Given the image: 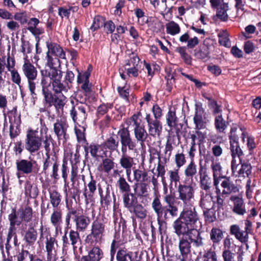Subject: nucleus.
Listing matches in <instances>:
<instances>
[{
	"label": "nucleus",
	"instance_id": "13d9d810",
	"mask_svg": "<svg viewBox=\"0 0 261 261\" xmlns=\"http://www.w3.org/2000/svg\"><path fill=\"white\" fill-rule=\"evenodd\" d=\"M61 172L62 177L63 178L64 182V193L67 196L68 195L67 187L68 186V182H67V177L69 173V168L68 167L67 162L66 161H63V162L61 168Z\"/></svg>",
	"mask_w": 261,
	"mask_h": 261
},
{
	"label": "nucleus",
	"instance_id": "c756f323",
	"mask_svg": "<svg viewBox=\"0 0 261 261\" xmlns=\"http://www.w3.org/2000/svg\"><path fill=\"white\" fill-rule=\"evenodd\" d=\"M96 188V181L93 179V176H91V180L88 183L87 186L85 187L83 193L87 203H88V201L93 196Z\"/></svg>",
	"mask_w": 261,
	"mask_h": 261
},
{
	"label": "nucleus",
	"instance_id": "72a5a7b5",
	"mask_svg": "<svg viewBox=\"0 0 261 261\" xmlns=\"http://www.w3.org/2000/svg\"><path fill=\"white\" fill-rule=\"evenodd\" d=\"M39 22L36 18H32L28 22L27 29L36 37L42 34L44 32L43 28L37 27Z\"/></svg>",
	"mask_w": 261,
	"mask_h": 261
},
{
	"label": "nucleus",
	"instance_id": "1a4fd4ad",
	"mask_svg": "<svg viewBox=\"0 0 261 261\" xmlns=\"http://www.w3.org/2000/svg\"><path fill=\"white\" fill-rule=\"evenodd\" d=\"M121 144V152H126L127 147L129 150H133L137 146L135 141L132 139L128 128L122 127L118 132Z\"/></svg>",
	"mask_w": 261,
	"mask_h": 261
},
{
	"label": "nucleus",
	"instance_id": "f03ea898",
	"mask_svg": "<svg viewBox=\"0 0 261 261\" xmlns=\"http://www.w3.org/2000/svg\"><path fill=\"white\" fill-rule=\"evenodd\" d=\"M39 231L40 240H44L46 252V261H55L56 250L58 247V241L56 236L51 234L49 228L44 227L42 224L40 227Z\"/></svg>",
	"mask_w": 261,
	"mask_h": 261
},
{
	"label": "nucleus",
	"instance_id": "a211bd4d",
	"mask_svg": "<svg viewBox=\"0 0 261 261\" xmlns=\"http://www.w3.org/2000/svg\"><path fill=\"white\" fill-rule=\"evenodd\" d=\"M36 161H29L26 159H20L16 162L17 174L22 173L30 174L33 173L34 170V164Z\"/></svg>",
	"mask_w": 261,
	"mask_h": 261
},
{
	"label": "nucleus",
	"instance_id": "e2e57ef3",
	"mask_svg": "<svg viewBox=\"0 0 261 261\" xmlns=\"http://www.w3.org/2000/svg\"><path fill=\"white\" fill-rule=\"evenodd\" d=\"M215 247L212 246L205 250L203 255V261H217V255L215 251Z\"/></svg>",
	"mask_w": 261,
	"mask_h": 261
},
{
	"label": "nucleus",
	"instance_id": "79ce46f5",
	"mask_svg": "<svg viewBox=\"0 0 261 261\" xmlns=\"http://www.w3.org/2000/svg\"><path fill=\"white\" fill-rule=\"evenodd\" d=\"M103 147L110 151L117 150L119 146V141L115 136H112L108 138L103 144Z\"/></svg>",
	"mask_w": 261,
	"mask_h": 261
},
{
	"label": "nucleus",
	"instance_id": "6e6d98bb",
	"mask_svg": "<svg viewBox=\"0 0 261 261\" xmlns=\"http://www.w3.org/2000/svg\"><path fill=\"white\" fill-rule=\"evenodd\" d=\"M116 185L121 193L124 194L130 191V186L123 176H120L117 181Z\"/></svg>",
	"mask_w": 261,
	"mask_h": 261
},
{
	"label": "nucleus",
	"instance_id": "9b49d317",
	"mask_svg": "<svg viewBox=\"0 0 261 261\" xmlns=\"http://www.w3.org/2000/svg\"><path fill=\"white\" fill-rule=\"evenodd\" d=\"M88 105L76 104L70 110V116L73 122L80 125L83 124L87 118L86 110Z\"/></svg>",
	"mask_w": 261,
	"mask_h": 261
},
{
	"label": "nucleus",
	"instance_id": "f3484780",
	"mask_svg": "<svg viewBox=\"0 0 261 261\" xmlns=\"http://www.w3.org/2000/svg\"><path fill=\"white\" fill-rule=\"evenodd\" d=\"M211 169L213 173L214 186L217 192L219 193L220 192L219 184L221 178L224 176L222 175V167L219 162L213 161L211 165Z\"/></svg>",
	"mask_w": 261,
	"mask_h": 261
},
{
	"label": "nucleus",
	"instance_id": "20e7f679",
	"mask_svg": "<svg viewBox=\"0 0 261 261\" xmlns=\"http://www.w3.org/2000/svg\"><path fill=\"white\" fill-rule=\"evenodd\" d=\"M105 232V223L102 220L96 219L92 222L91 232L87 236L86 243L91 245H95L102 241Z\"/></svg>",
	"mask_w": 261,
	"mask_h": 261
},
{
	"label": "nucleus",
	"instance_id": "39448f33",
	"mask_svg": "<svg viewBox=\"0 0 261 261\" xmlns=\"http://www.w3.org/2000/svg\"><path fill=\"white\" fill-rule=\"evenodd\" d=\"M22 70L24 75L26 77L29 89L31 96L34 97L36 96L35 92L38 71L36 67L30 62H24L22 66Z\"/></svg>",
	"mask_w": 261,
	"mask_h": 261
},
{
	"label": "nucleus",
	"instance_id": "c03bdc74",
	"mask_svg": "<svg viewBox=\"0 0 261 261\" xmlns=\"http://www.w3.org/2000/svg\"><path fill=\"white\" fill-rule=\"evenodd\" d=\"M62 222V212L61 210L54 208L50 216V222L52 225L57 228Z\"/></svg>",
	"mask_w": 261,
	"mask_h": 261
},
{
	"label": "nucleus",
	"instance_id": "774afa93",
	"mask_svg": "<svg viewBox=\"0 0 261 261\" xmlns=\"http://www.w3.org/2000/svg\"><path fill=\"white\" fill-rule=\"evenodd\" d=\"M116 259L118 261H132V253L127 252L124 249L119 250L117 253Z\"/></svg>",
	"mask_w": 261,
	"mask_h": 261
},
{
	"label": "nucleus",
	"instance_id": "a878e982",
	"mask_svg": "<svg viewBox=\"0 0 261 261\" xmlns=\"http://www.w3.org/2000/svg\"><path fill=\"white\" fill-rule=\"evenodd\" d=\"M177 213L178 207L177 206L165 205L158 218L169 220L172 218L176 217Z\"/></svg>",
	"mask_w": 261,
	"mask_h": 261
},
{
	"label": "nucleus",
	"instance_id": "09e8293b",
	"mask_svg": "<svg viewBox=\"0 0 261 261\" xmlns=\"http://www.w3.org/2000/svg\"><path fill=\"white\" fill-rule=\"evenodd\" d=\"M167 34L171 36L178 34L180 32V28L178 23L174 21H170L165 25Z\"/></svg>",
	"mask_w": 261,
	"mask_h": 261
},
{
	"label": "nucleus",
	"instance_id": "864d4df0",
	"mask_svg": "<svg viewBox=\"0 0 261 261\" xmlns=\"http://www.w3.org/2000/svg\"><path fill=\"white\" fill-rule=\"evenodd\" d=\"M8 116L10 124L20 125V114L18 113L16 108H13L12 110L9 111Z\"/></svg>",
	"mask_w": 261,
	"mask_h": 261
},
{
	"label": "nucleus",
	"instance_id": "37998d69",
	"mask_svg": "<svg viewBox=\"0 0 261 261\" xmlns=\"http://www.w3.org/2000/svg\"><path fill=\"white\" fill-rule=\"evenodd\" d=\"M91 261H99L103 257V252L98 247H94L87 255H84Z\"/></svg>",
	"mask_w": 261,
	"mask_h": 261
},
{
	"label": "nucleus",
	"instance_id": "bb28decb",
	"mask_svg": "<svg viewBox=\"0 0 261 261\" xmlns=\"http://www.w3.org/2000/svg\"><path fill=\"white\" fill-rule=\"evenodd\" d=\"M52 89L55 95H61L66 93L70 89V86L67 82H61V80L51 82Z\"/></svg>",
	"mask_w": 261,
	"mask_h": 261
},
{
	"label": "nucleus",
	"instance_id": "5fc2aeb1",
	"mask_svg": "<svg viewBox=\"0 0 261 261\" xmlns=\"http://www.w3.org/2000/svg\"><path fill=\"white\" fill-rule=\"evenodd\" d=\"M49 152L50 151H45L46 158L45 160L43 165V171L45 173L49 167L53 166L58 161V158L55 155H50L49 154Z\"/></svg>",
	"mask_w": 261,
	"mask_h": 261
},
{
	"label": "nucleus",
	"instance_id": "2eb2a0df",
	"mask_svg": "<svg viewBox=\"0 0 261 261\" xmlns=\"http://www.w3.org/2000/svg\"><path fill=\"white\" fill-rule=\"evenodd\" d=\"M200 197L199 206L203 210L208 211L214 207V197L211 191L200 190Z\"/></svg>",
	"mask_w": 261,
	"mask_h": 261
},
{
	"label": "nucleus",
	"instance_id": "4468645a",
	"mask_svg": "<svg viewBox=\"0 0 261 261\" xmlns=\"http://www.w3.org/2000/svg\"><path fill=\"white\" fill-rule=\"evenodd\" d=\"M15 60L9 54L6 56L5 68L10 72L12 81L20 87L21 78L18 71L15 69Z\"/></svg>",
	"mask_w": 261,
	"mask_h": 261
},
{
	"label": "nucleus",
	"instance_id": "f8f14e48",
	"mask_svg": "<svg viewBox=\"0 0 261 261\" xmlns=\"http://www.w3.org/2000/svg\"><path fill=\"white\" fill-rule=\"evenodd\" d=\"M206 113L202 107L201 102L195 104V114L193 118L195 129L201 130L206 128L207 121L206 119Z\"/></svg>",
	"mask_w": 261,
	"mask_h": 261
},
{
	"label": "nucleus",
	"instance_id": "e433bc0d",
	"mask_svg": "<svg viewBox=\"0 0 261 261\" xmlns=\"http://www.w3.org/2000/svg\"><path fill=\"white\" fill-rule=\"evenodd\" d=\"M148 126V132L150 136L153 137L159 136L162 130L161 122L158 120H154Z\"/></svg>",
	"mask_w": 261,
	"mask_h": 261
},
{
	"label": "nucleus",
	"instance_id": "4d7b16f0",
	"mask_svg": "<svg viewBox=\"0 0 261 261\" xmlns=\"http://www.w3.org/2000/svg\"><path fill=\"white\" fill-rule=\"evenodd\" d=\"M252 173V166L250 164L248 163L244 162L241 163V167L237 171L238 176L240 177H247L251 174Z\"/></svg>",
	"mask_w": 261,
	"mask_h": 261
},
{
	"label": "nucleus",
	"instance_id": "69168bd1",
	"mask_svg": "<svg viewBox=\"0 0 261 261\" xmlns=\"http://www.w3.org/2000/svg\"><path fill=\"white\" fill-rule=\"evenodd\" d=\"M8 219L10 221V226L13 227H15V225H20L22 221L21 217L19 218L17 215L15 209H13L11 213L9 215Z\"/></svg>",
	"mask_w": 261,
	"mask_h": 261
},
{
	"label": "nucleus",
	"instance_id": "680f3d73",
	"mask_svg": "<svg viewBox=\"0 0 261 261\" xmlns=\"http://www.w3.org/2000/svg\"><path fill=\"white\" fill-rule=\"evenodd\" d=\"M178 170L179 169H174L168 172L170 185H174L175 187L177 186L180 179Z\"/></svg>",
	"mask_w": 261,
	"mask_h": 261
},
{
	"label": "nucleus",
	"instance_id": "052dcab7",
	"mask_svg": "<svg viewBox=\"0 0 261 261\" xmlns=\"http://www.w3.org/2000/svg\"><path fill=\"white\" fill-rule=\"evenodd\" d=\"M115 162L110 158H105L102 160L101 168L103 171L106 174H109L111 170L114 168Z\"/></svg>",
	"mask_w": 261,
	"mask_h": 261
},
{
	"label": "nucleus",
	"instance_id": "dca6fc26",
	"mask_svg": "<svg viewBox=\"0 0 261 261\" xmlns=\"http://www.w3.org/2000/svg\"><path fill=\"white\" fill-rule=\"evenodd\" d=\"M68 127L67 123L63 120H57L54 124V131L57 136L59 141L65 142L68 137L67 134V129Z\"/></svg>",
	"mask_w": 261,
	"mask_h": 261
},
{
	"label": "nucleus",
	"instance_id": "3c124183",
	"mask_svg": "<svg viewBox=\"0 0 261 261\" xmlns=\"http://www.w3.org/2000/svg\"><path fill=\"white\" fill-rule=\"evenodd\" d=\"M50 203L54 208H57L60 205L62 196L61 194L55 190L49 191Z\"/></svg>",
	"mask_w": 261,
	"mask_h": 261
},
{
	"label": "nucleus",
	"instance_id": "393cba45",
	"mask_svg": "<svg viewBox=\"0 0 261 261\" xmlns=\"http://www.w3.org/2000/svg\"><path fill=\"white\" fill-rule=\"evenodd\" d=\"M230 233L242 243H246L248 241L249 236L247 231L241 229L239 226L237 224L230 226Z\"/></svg>",
	"mask_w": 261,
	"mask_h": 261
},
{
	"label": "nucleus",
	"instance_id": "c9c22d12",
	"mask_svg": "<svg viewBox=\"0 0 261 261\" xmlns=\"http://www.w3.org/2000/svg\"><path fill=\"white\" fill-rule=\"evenodd\" d=\"M210 239L213 243V247L220 244L224 237L223 231L217 227H213L210 232Z\"/></svg>",
	"mask_w": 261,
	"mask_h": 261
},
{
	"label": "nucleus",
	"instance_id": "f704fd0d",
	"mask_svg": "<svg viewBox=\"0 0 261 261\" xmlns=\"http://www.w3.org/2000/svg\"><path fill=\"white\" fill-rule=\"evenodd\" d=\"M229 0H222V4L217 9L216 15L220 20L225 21L228 19L227 11L229 9Z\"/></svg>",
	"mask_w": 261,
	"mask_h": 261
},
{
	"label": "nucleus",
	"instance_id": "0e129e2a",
	"mask_svg": "<svg viewBox=\"0 0 261 261\" xmlns=\"http://www.w3.org/2000/svg\"><path fill=\"white\" fill-rule=\"evenodd\" d=\"M140 113L134 114L126 122L127 124L132 125L134 128H138L143 125L141 124V120L140 118Z\"/></svg>",
	"mask_w": 261,
	"mask_h": 261
},
{
	"label": "nucleus",
	"instance_id": "423d86ee",
	"mask_svg": "<svg viewBox=\"0 0 261 261\" xmlns=\"http://www.w3.org/2000/svg\"><path fill=\"white\" fill-rule=\"evenodd\" d=\"M179 217L191 227V229L197 228L198 224H200L199 215L193 204L183 206Z\"/></svg>",
	"mask_w": 261,
	"mask_h": 261
},
{
	"label": "nucleus",
	"instance_id": "7c9ffc66",
	"mask_svg": "<svg viewBox=\"0 0 261 261\" xmlns=\"http://www.w3.org/2000/svg\"><path fill=\"white\" fill-rule=\"evenodd\" d=\"M194 56L197 59L204 61L210 58L209 47L205 43L194 50Z\"/></svg>",
	"mask_w": 261,
	"mask_h": 261
},
{
	"label": "nucleus",
	"instance_id": "4be33fe9",
	"mask_svg": "<svg viewBox=\"0 0 261 261\" xmlns=\"http://www.w3.org/2000/svg\"><path fill=\"white\" fill-rule=\"evenodd\" d=\"M48 68L41 71V74L43 76L49 77L52 81L61 80L62 72L60 70L57 69V67L60 65H46Z\"/></svg>",
	"mask_w": 261,
	"mask_h": 261
},
{
	"label": "nucleus",
	"instance_id": "7ed1b4c3",
	"mask_svg": "<svg viewBox=\"0 0 261 261\" xmlns=\"http://www.w3.org/2000/svg\"><path fill=\"white\" fill-rule=\"evenodd\" d=\"M46 65H60V59H66V54L62 47L56 42L47 41Z\"/></svg>",
	"mask_w": 261,
	"mask_h": 261
},
{
	"label": "nucleus",
	"instance_id": "6ab92c4d",
	"mask_svg": "<svg viewBox=\"0 0 261 261\" xmlns=\"http://www.w3.org/2000/svg\"><path fill=\"white\" fill-rule=\"evenodd\" d=\"M187 237L191 244L195 248H202L205 245V239L201 236L197 228L191 229Z\"/></svg>",
	"mask_w": 261,
	"mask_h": 261
},
{
	"label": "nucleus",
	"instance_id": "5701e85b",
	"mask_svg": "<svg viewBox=\"0 0 261 261\" xmlns=\"http://www.w3.org/2000/svg\"><path fill=\"white\" fill-rule=\"evenodd\" d=\"M221 179H223L220 184L221 187L223 189L221 192V195H227L239 191L238 187L230 180L229 177L223 176Z\"/></svg>",
	"mask_w": 261,
	"mask_h": 261
},
{
	"label": "nucleus",
	"instance_id": "412c9836",
	"mask_svg": "<svg viewBox=\"0 0 261 261\" xmlns=\"http://www.w3.org/2000/svg\"><path fill=\"white\" fill-rule=\"evenodd\" d=\"M230 200L233 202L232 212L239 216H244L247 213V209L243 199L236 196H231Z\"/></svg>",
	"mask_w": 261,
	"mask_h": 261
},
{
	"label": "nucleus",
	"instance_id": "cd10ccee",
	"mask_svg": "<svg viewBox=\"0 0 261 261\" xmlns=\"http://www.w3.org/2000/svg\"><path fill=\"white\" fill-rule=\"evenodd\" d=\"M24 193L28 198L35 199L38 195L39 189L36 184L27 180L24 185Z\"/></svg>",
	"mask_w": 261,
	"mask_h": 261
},
{
	"label": "nucleus",
	"instance_id": "a19ab883",
	"mask_svg": "<svg viewBox=\"0 0 261 261\" xmlns=\"http://www.w3.org/2000/svg\"><path fill=\"white\" fill-rule=\"evenodd\" d=\"M184 173L186 178L193 180V177L197 173V165L194 161H190V162L186 166Z\"/></svg>",
	"mask_w": 261,
	"mask_h": 261
},
{
	"label": "nucleus",
	"instance_id": "a18cd8bd",
	"mask_svg": "<svg viewBox=\"0 0 261 261\" xmlns=\"http://www.w3.org/2000/svg\"><path fill=\"white\" fill-rule=\"evenodd\" d=\"M166 122L171 129L175 127L178 122L175 110L169 109L166 116Z\"/></svg>",
	"mask_w": 261,
	"mask_h": 261
},
{
	"label": "nucleus",
	"instance_id": "603ef678",
	"mask_svg": "<svg viewBox=\"0 0 261 261\" xmlns=\"http://www.w3.org/2000/svg\"><path fill=\"white\" fill-rule=\"evenodd\" d=\"M37 238V232L33 226H30L26 231L24 240L29 244H33Z\"/></svg>",
	"mask_w": 261,
	"mask_h": 261
},
{
	"label": "nucleus",
	"instance_id": "de8ad7c7",
	"mask_svg": "<svg viewBox=\"0 0 261 261\" xmlns=\"http://www.w3.org/2000/svg\"><path fill=\"white\" fill-rule=\"evenodd\" d=\"M241 135L242 141L245 142L246 134L243 132L241 128L238 129L237 127H231L229 136V141H238L239 135Z\"/></svg>",
	"mask_w": 261,
	"mask_h": 261
},
{
	"label": "nucleus",
	"instance_id": "0eeeda50",
	"mask_svg": "<svg viewBox=\"0 0 261 261\" xmlns=\"http://www.w3.org/2000/svg\"><path fill=\"white\" fill-rule=\"evenodd\" d=\"M44 98V106L50 107L54 106L59 113H62L67 100L64 94L55 95L52 92H46Z\"/></svg>",
	"mask_w": 261,
	"mask_h": 261
},
{
	"label": "nucleus",
	"instance_id": "b1692460",
	"mask_svg": "<svg viewBox=\"0 0 261 261\" xmlns=\"http://www.w3.org/2000/svg\"><path fill=\"white\" fill-rule=\"evenodd\" d=\"M178 247L182 256L181 260L184 261L191 252V244L187 236H182L179 238Z\"/></svg>",
	"mask_w": 261,
	"mask_h": 261
},
{
	"label": "nucleus",
	"instance_id": "ea45409f",
	"mask_svg": "<svg viewBox=\"0 0 261 261\" xmlns=\"http://www.w3.org/2000/svg\"><path fill=\"white\" fill-rule=\"evenodd\" d=\"M129 212L134 214L137 218L140 219H144L147 214L146 209L142 205L138 203L132 209L130 210Z\"/></svg>",
	"mask_w": 261,
	"mask_h": 261
},
{
	"label": "nucleus",
	"instance_id": "473e14b6",
	"mask_svg": "<svg viewBox=\"0 0 261 261\" xmlns=\"http://www.w3.org/2000/svg\"><path fill=\"white\" fill-rule=\"evenodd\" d=\"M73 220L75 223L76 230L82 232L85 231L90 222V219L83 215L75 216Z\"/></svg>",
	"mask_w": 261,
	"mask_h": 261
},
{
	"label": "nucleus",
	"instance_id": "c85d7f7f",
	"mask_svg": "<svg viewBox=\"0 0 261 261\" xmlns=\"http://www.w3.org/2000/svg\"><path fill=\"white\" fill-rule=\"evenodd\" d=\"M124 206L129 211L138 203L139 199L133 193L127 192L122 195Z\"/></svg>",
	"mask_w": 261,
	"mask_h": 261
},
{
	"label": "nucleus",
	"instance_id": "bf43d9fd",
	"mask_svg": "<svg viewBox=\"0 0 261 261\" xmlns=\"http://www.w3.org/2000/svg\"><path fill=\"white\" fill-rule=\"evenodd\" d=\"M98 189L100 196V202L101 204L104 203L106 205H109L112 199L109 187L107 188L106 192L104 194L103 193L101 188L98 187Z\"/></svg>",
	"mask_w": 261,
	"mask_h": 261
},
{
	"label": "nucleus",
	"instance_id": "338daca9",
	"mask_svg": "<svg viewBox=\"0 0 261 261\" xmlns=\"http://www.w3.org/2000/svg\"><path fill=\"white\" fill-rule=\"evenodd\" d=\"M219 43L220 45L226 47H229L231 45L230 41L228 38V34L226 31H223L219 33Z\"/></svg>",
	"mask_w": 261,
	"mask_h": 261
},
{
	"label": "nucleus",
	"instance_id": "f257e3e1",
	"mask_svg": "<svg viewBox=\"0 0 261 261\" xmlns=\"http://www.w3.org/2000/svg\"><path fill=\"white\" fill-rule=\"evenodd\" d=\"M48 128L45 126L40 129L39 135L37 129L29 128L26 132L24 139V148L30 154L37 153L42 144L45 151H50V143L53 140L50 135L47 134Z\"/></svg>",
	"mask_w": 261,
	"mask_h": 261
},
{
	"label": "nucleus",
	"instance_id": "8fccbe9b",
	"mask_svg": "<svg viewBox=\"0 0 261 261\" xmlns=\"http://www.w3.org/2000/svg\"><path fill=\"white\" fill-rule=\"evenodd\" d=\"M134 135L136 140L141 144L144 143L148 137V134L143 126L138 128H134Z\"/></svg>",
	"mask_w": 261,
	"mask_h": 261
},
{
	"label": "nucleus",
	"instance_id": "aec40b11",
	"mask_svg": "<svg viewBox=\"0 0 261 261\" xmlns=\"http://www.w3.org/2000/svg\"><path fill=\"white\" fill-rule=\"evenodd\" d=\"M173 226L174 232L178 237H180L181 235L187 236L191 229V227L189 226L180 217L174 222Z\"/></svg>",
	"mask_w": 261,
	"mask_h": 261
},
{
	"label": "nucleus",
	"instance_id": "9d476101",
	"mask_svg": "<svg viewBox=\"0 0 261 261\" xmlns=\"http://www.w3.org/2000/svg\"><path fill=\"white\" fill-rule=\"evenodd\" d=\"M198 175V182L200 190L211 191L214 186L213 177H211L207 168L200 165L199 168Z\"/></svg>",
	"mask_w": 261,
	"mask_h": 261
},
{
	"label": "nucleus",
	"instance_id": "49530a36",
	"mask_svg": "<svg viewBox=\"0 0 261 261\" xmlns=\"http://www.w3.org/2000/svg\"><path fill=\"white\" fill-rule=\"evenodd\" d=\"M18 213L20 214L21 219L24 222L28 223L32 220L33 210L31 206L27 205L24 208L19 209Z\"/></svg>",
	"mask_w": 261,
	"mask_h": 261
},
{
	"label": "nucleus",
	"instance_id": "4c0bfd02",
	"mask_svg": "<svg viewBox=\"0 0 261 261\" xmlns=\"http://www.w3.org/2000/svg\"><path fill=\"white\" fill-rule=\"evenodd\" d=\"M214 125L217 132L225 133L227 127V122L223 119L222 114H219L215 117Z\"/></svg>",
	"mask_w": 261,
	"mask_h": 261
},
{
	"label": "nucleus",
	"instance_id": "2f4dec72",
	"mask_svg": "<svg viewBox=\"0 0 261 261\" xmlns=\"http://www.w3.org/2000/svg\"><path fill=\"white\" fill-rule=\"evenodd\" d=\"M133 176L136 182H146L150 180L148 172L144 168L134 169Z\"/></svg>",
	"mask_w": 261,
	"mask_h": 261
},
{
	"label": "nucleus",
	"instance_id": "58836bf2",
	"mask_svg": "<svg viewBox=\"0 0 261 261\" xmlns=\"http://www.w3.org/2000/svg\"><path fill=\"white\" fill-rule=\"evenodd\" d=\"M119 164L122 169L133 167L135 165L134 158L127 155L126 152H122Z\"/></svg>",
	"mask_w": 261,
	"mask_h": 261
},
{
	"label": "nucleus",
	"instance_id": "6e6552de",
	"mask_svg": "<svg viewBox=\"0 0 261 261\" xmlns=\"http://www.w3.org/2000/svg\"><path fill=\"white\" fill-rule=\"evenodd\" d=\"M177 191L178 193V199L183 202V206L193 204L195 190L192 184L186 185L179 184Z\"/></svg>",
	"mask_w": 261,
	"mask_h": 261
},
{
	"label": "nucleus",
	"instance_id": "ddd939ff",
	"mask_svg": "<svg viewBox=\"0 0 261 261\" xmlns=\"http://www.w3.org/2000/svg\"><path fill=\"white\" fill-rule=\"evenodd\" d=\"M134 194L139 199L142 204L148 203L149 188L146 182H135L133 185Z\"/></svg>",
	"mask_w": 261,
	"mask_h": 261
}]
</instances>
